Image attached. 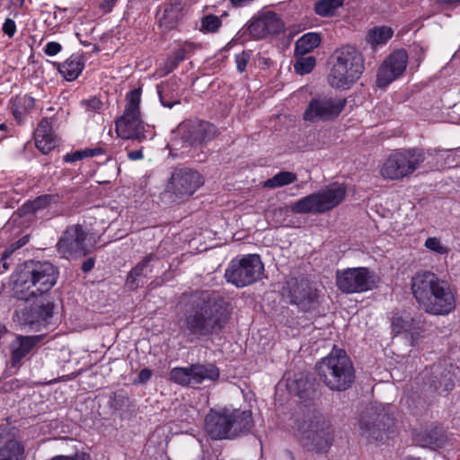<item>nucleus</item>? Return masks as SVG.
<instances>
[{
  "instance_id": "obj_1",
  "label": "nucleus",
  "mask_w": 460,
  "mask_h": 460,
  "mask_svg": "<svg viewBox=\"0 0 460 460\" xmlns=\"http://www.w3.org/2000/svg\"><path fill=\"white\" fill-rule=\"evenodd\" d=\"M229 317L227 305L219 294L202 291L194 296L182 322L190 333L208 335L222 330Z\"/></svg>"
},
{
  "instance_id": "obj_2",
  "label": "nucleus",
  "mask_w": 460,
  "mask_h": 460,
  "mask_svg": "<svg viewBox=\"0 0 460 460\" xmlns=\"http://www.w3.org/2000/svg\"><path fill=\"white\" fill-rule=\"evenodd\" d=\"M413 296L423 310L432 315H447L456 308L449 285L430 271L416 273L411 279Z\"/></svg>"
},
{
  "instance_id": "obj_3",
  "label": "nucleus",
  "mask_w": 460,
  "mask_h": 460,
  "mask_svg": "<svg viewBox=\"0 0 460 460\" xmlns=\"http://www.w3.org/2000/svg\"><path fill=\"white\" fill-rule=\"evenodd\" d=\"M58 278V269L49 261L26 262L12 275L13 295L26 302L32 296H47Z\"/></svg>"
},
{
  "instance_id": "obj_4",
  "label": "nucleus",
  "mask_w": 460,
  "mask_h": 460,
  "mask_svg": "<svg viewBox=\"0 0 460 460\" xmlns=\"http://www.w3.org/2000/svg\"><path fill=\"white\" fill-rule=\"evenodd\" d=\"M252 424V415L249 410H210L205 418V429L213 439L234 438L250 431Z\"/></svg>"
},
{
  "instance_id": "obj_5",
  "label": "nucleus",
  "mask_w": 460,
  "mask_h": 460,
  "mask_svg": "<svg viewBox=\"0 0 460 460\" xmlns=\"http://www.w3.org/2000/svg\"><path fill=\"white\" fill-rule=\"evenodd\" d=\"M316 371L323 384L332 391H345L355 381L353 364L342 349L333 348L317 362Z\"/></svg>"
},
{
  "instance_id": "obj_6",
  "label": "nucleus",
  "mask_w": 460,
  "mask_h": 460,
  "mask_svg": "<svg viewBox=\"0 0 460 460\" xmlns=\"http://www.w3.org/2000/svg\"><path fill=\"white\" fill-rule=\"evenodd\" d=\"M365 70V59L355 47L347 45L333 54V63L328 75L329 84L335 89H349Z\"/></svg>"
},
{
  "instance_id": "obj_7",
  "label": "nucleus",
  "mask_w": 460,
  "mask_h": 460,
  "mask_svg": "<svg viewBox=\"0 0 460 460\" xmlns=\"http://www.w3.org/2000/svg\"><path fill=\"white\" fill-rule=\"evenodd\" d=\"M344 184L334 182L317 192L296 200L291 206V211L296 214H322L339 206L346 196Z\"/></svg>"
},
{
  "instance_id": "obj_8",
  "label": "nucleus",
  "mask_w": 460,
  "mask_h": 460,
  "mask_svg": "<svg viewBox=\"0 0 460 460\" xmlns=\"http://www.w3.org/2000/svg\"><path fill=\"white\" fill-rule=\"evenodd\" d=\"M425 159V152L421 149H398L382 163L379 172L384 179L401 180L418 170Z\"/></svg>"
},
{
  "instance_id": "obj_9",
  "label": "nucleus",
  "mask_w": 460,
  "mask_h": 460,
  "mask_svg": "<svg viewBox=\"0 0 460 460\" xmlns=\"http://www.w3.org/2000/svg\"><path fill=\"white\" fill-rule=\"evenodd\" d=\"M140 89H134L126 95L123 114L115 121V130L122 139L141 140L145 138V125L140 114Z\"/></svg>"
},
{
  "instance_id": "obj_10",
  "label": "nucleus",
  "mask_w": 460,
  "mask_h": 460,
  "mask_svg": "<svg viewBox=\"0 0 460 460\" xmlns=\"http://www.w3.org/2000/svg\"><path fill=\"white\" fill-rule=\"evenodd\" d=\"M303 445L309 450L322 452L332 443V431L330 423L320 415L303 420L297 428Z\"/></svg>"
},
{
  "instance_id": "obj_11",
  "label": "nucleus",
  "mask_w": 460,
  "mask_h": 460,
  "mask_svg": "<svg viewBox=\"0 0 460 460\" xmlns=\"http://www.w3.org/2000/svg\"><path fill=\"white\" fill-rule=\"evenodd\" d=\"M264 265L257 254H247L233 259L226 269L225 278L236 288H243L257 281L262 275Z\"/></svg>"
},
{
  "instance_id": "obj_12",
  "label": "nucleus",
  "mask_w": 460,
  "mask_h": 460,
  "mask_svg": "<svg viewBox=\"0 0 460 460\" xmlns=\"http://www.w3.org/2000/svg\"><path fill=\"white\" fill-rule=\"evenodd\" d=\"M346 104L345 98L315 96L309 101L303 113V119L311 123L332 121L341 115Z\"/></svg>"
},
{
  "instance_id": "obj_13",
  "label": "nucleus",
  "mask_w": 460,
  "mask_h": 460,
  "mask_svg": "<svg viewBox=\"0 0 460 460\" xmlns=\"http://www.w3.org/2000/svg\"><path fill=\"white\" fill-rule=\"evenodd\" d=\"M377 277L367 267L348 268L336 272V286L343 293H363L373 289Z\"/></svg>"
},
{
  "instance_id": "obj_14",
  "label": "nucleus",
  "mask_w": 460,
  "mask_h": 460,
  "mask_svg": "<svg viewBox=\"0 0 460 460\" xmlns=\"http://www.w3.org/2000/svg\"><path fill=\"white\" fill-rule=\"evenodd\" d=\"M282 294L292 305L305 312L314 308L318 304L319 291L304 279H288L283 287Z\"/></svg>"
},
{
  "instance_id": "obj_15",
  "label": "nucleus",
  "mask_w": 460,
  "mask_h": 460,
  "mask_svg": "<svg viewBox=\"0 0 460 460\" xmlns=\"http://www.w3.org/2000/svg\"><path fill=\"white\" fill-rule=\"evenodd\" d=\"M93 246L83 227L77 225L67 227L57 243L58 253L66 259L84 256Z\"/></svg>"
},
{
  "instance_id": "obj_16",
  "label": "nucleus",
  "mask_w": 460,
  "mask_h": 460,
  "mask_svg": "<svg viewBox=\"0 0 460 460\" xmlns=\"http://www.w3.org/2000/svg\"><path fill=\"white\" fill-rule=\"evenodd\" d=\"M202 184L203 179L197 171L180 168L172 173L164 192L174 199H184L191 196Z\"/></svg>"
},
{
  "instance_id": "obj_17",
  "label": "nucleus",
  "mask_w": 460,
  "mask_h": 460,
  "mask_svg": "<svg viewBox=\"0 0 460 460\" xmlns=\"http://www.w3.org/2000/svg\"><path fill=\"white\" fill-rule=\"evenodd\" d=\"M408 55L404 49H399L387 57L380 66L376 75V85L385 88L404 73Z\"/></svg>"
},
{
  "instance_id": "obj_18",
  "label": "nucleus",
  "mask_w": 460,
  "mask_h": 460,
  "mask_svg": "<svg viewBox=\"0 0 460 460\" xmlns=\"http://www.w3.org/2000/svg\"><path fill=\"white\" fill-rule=\"evenodd\" d=\"M30 308L17 312L19 320L30 326H41L49 323L53 315L54 305L49 296H37Z\"/></svg>"
},
{
  "instance_id": "obj_19",
  "label": "nucleus",
  "mask_w": 460,
  "mask_h": 460,
  "mask_svg": "<svg viewBox=\"0 0 460 460\" xmlns=\"http://www.w3.org/2000/svg\"><path fill=\"white\" fill-rule=\"evenodd\" d=\"M391 329L394 335H405L411 344L416 345L425 332L424 323L420 318H413L409 313L396 312L391 318Z\"/></svg>"
},
{
  "instance_id": "obj_20",
  "label": "nucleus",
  "mask_w": 460,
  "mask_h": 460,
  "mask_svg": "<svg viewBox=\"0 0 460 460\" xmlns=\"http://www.w3.org/2000/svg\"><path fill=\"white\" fill-rule=\"evenodd\" d=\"M284 24L279 15L271 11L260 13L248 26L249 33L255 39H263L270 34L280 32Z\"/></svg>"
},
{
  "instance_id": "obj_21",
  "label": "nucleus",
  "mask_w": 460,
  "mask_h": 460,
  "mask_svg": "<svg viewBox=\"0 0 460 460\" xmlns=\"http://www.w3.org/2000/svg\"><path fill=\"white\" fill-rule=\"evenodd\" d=\"M183 139L190 146H199L212 140L217 135L216 127L202 120L189 121L181 125Z\"/></svg>"
},
{
  "instance_id": "obj_22",
  "label": "nucleus",
  "mask_w": 460,
  "mask_h": 460,
  "mask_svg": "<svg viewBox=\"0 0 460 460\" xmlns=\"http://www.w3.org/2000/svg\"><path fill=\"white\" fill-rule=\"evenodd\" d=\"M35 146L42 153L48 154L58 146L57 137L52 129L50 119H42L34 131Z\"/></svg>"
},
{
  "instance_id": "obj_23",
  "label": "nucleus",
  "mask_w": 460,
  "mask_h": 460,
  "mask_svg": "<svg viewBox=\"0 0 460 460\" xmlns=\"http://www.w3.org/2000/svg\"><path fill=\"white\" fill-rule=\"evenodd\" d=\"M391 427L392 420L383 416L376 421L362 423L360 430L361 435L369 441H383L389 438Z\"/></svg>"
},
{
  "instance_id": "obj_24",
  "label": "nucleus",
  "mask_w": 460,
  "mask_h": 460,
  "mask_svg": "<svg viewBox=\"0 0 460 460\" xmlns=\"http://www.w3.org/2000/svg\"><path fill=\"white\" fill-rule=\"evenodd\" d=\"M40 340L41 336L40 335L16 337L10 346L13 365L20 363Z\"/></svg>"
},
{
  "instance_id": "obj_25",
  "label": "nucleus",
  "mask_w": 460,
  "mask_h": 460,
  "mask_svg": "<svg viewBox=\"0 0 460 460\" xmlns=\"http://www.w3.org/2000/svg\"><path fill=\"white\" fill-rule=\"evenodd\" d=\"M10 103L12 114L19 123L22 122L35 107L34 98L27 94L16 95L11 99Z\"/></svg>"
},
{
  "instance_id": "obj_26",
  "label": "nucleus",
  "mask_w": 460,
  "mask_h": 460,
  "mask_svg": "<svg viewBox=\"0 0 460 460\" xmlns=\"http://www.w3.org/2000/svg\"><path fill=\"white\" fill-rule=\"evenodd\" d=\"M84 67V61L81 55L73 54L65 62L58 64V72L67 81L76 79Z\"/></svg>"
},
{
  "instance_id": "obj_27",
  "label": "nucleus",
  "mask_w": 460,
  "mask_h": 460,
  "mask_svg": "<svg viewBox=\"0 0 460 460\" xmlns=\"http://www.w3.org/2000/svg\"><path fill=\"white\" fill-rule=\"evenodd\" d=\"M192 384L193 386L200 385L202 382L216 381L219 378V369L213 364H192Z\"/></svg>"
},
{
  "instance_id": "obj_28",
  "label": "nucleus",
  "mask_w": 460,
  "mask_h": 460,
  "mask_svg": "<svg viewBox=\"0 0 460 460\" xmlns=\"http://www.w3.org/2000/svg\"><path fill=\"white\" fill-rule=\"evenodd\" d=\"M394 34L393 30L387 26L374 27L367 31L366 40L373 48L386 44Z\"/></svg>"
},
{
  "instance_id": "obj_29",
  "label": "nucleus",
  "mask_w": 460,
  "mask_h": 460,
  "mask_svg": "<svg viewBox=\"0 0 460 460\" xmlns=\"http://www.w3.org/2000/svg\"><path fill=\"white\" fill-rule=\"evenodd\" d=\"M24 447L16 439H8L0 447V460H22Z\"/></svg>"
},
{
  "instance_id": "obj_30",
  "label": "nucleus",
  "mask_w": 460,
  "mask_h": 460,
  "mask_svg": "<svg viewBox=\"0 0 460 460\" xmlns=\"http://www.w3.org/2000/svg\"><path fill=\"white\" fill-rule=\"evenodd\" d=\"M321 42V36L317 32H308L300 37L296 42V53L305 55L316 49Z\"/></svg>"
},
{
  "instance_id": "obj_31",
  "label": "nucleus",
  "mask_w": 460,
  "mask_h": 460,
  "mask_svg": "<svg viewBox=\"0 0 460 460\" xmlns=\"http://www.w3.org/2000/svg\"><path fill=\"white\" fill-rule=\"evenodd\" d=\"M297 180L295 172L288 171H281L273 177L263 182V187L268 189H277L294 183Z\"/></svg>"
},
{
  "instance_id": "obj_32",
  "label": "nucleus",
  "mask_w": 460,
  "mask_h": 460,
  "mask_svg": "<svg viewBox=\"0 0 460 460\" xmlns=\"http://www.w3.org/2000/svg\"><path fill=\"white\" fill-rule=\"evenodd\" d=\"M344 0H319L314 4V12L321 17H331L342 6Z\"/></svg>"
},
{
  "instance_id": "obj_33",
  "label": "nucleus",
  "mask_w": 460,
  "mask_h": 460,
  "mask_svg": "<svg viewBox=\"0 0 460 460\" xmlns=\"http://www.w3.org/2000/svg\"><path fill=\"white\" fill-rule=\"evenodd\" d=\"M180 15L181 12L164 6L163 10L158 12L159 24L166 31L172 30L176 26Z\"/></svg>"
},
{
  "instance_id": "obj_34",
  "label": "nucleus",
  "mask_w": 460,
  "mask_h": 460,
  "mask_svg": "<svg viewBox=\"0 0 460 460\" xmlns=\"http://www.w3.org/2000/svg\"><path fill=\"white\" fill-rule=\"evenodd\" d=\"M191 372V365L186 367H173L170 371V379L181 385L193 386Z\"/></svg>"
},
{
  "instance_id": "obj_35",
  "label": "nucleus",
  "mask_w": 460,
  "mask_h": 460,
  "mask_svg": "<svg viewBox=\"0 0 460 460\" xmlns=\"http://www.w3.org/2000/svg\"><path fill=\"white\" fill-rule=\"evenodd\" d=\"M154 260V256L152 254L145 257L136 267H134L128 275L127 281L128 283L134 287L137 286L136 280L138 277L142 275H146L150 270H148L150 262Z\"/></svg>"
},
{
  "instance_id": "obj_36",
  "label": "nucleus",
  "mask_w": 460,
  "mask_h": 460,
  "mask_svg": "<svg viewBox=\"0 0 460 460\" xmlns=\"http://www.w3.org/2000/svg\"><path fill=\"white\" fill-rule=\"evenodd\" d=\"M315 58L314 57H302L298 58L294 66L296 73L303 75L309 74L315 66Z\"/></svg>"
},
{
  "instance_id": "obj_37",
  "label": "nucleus",
  "mask_w": 460,
  "mask_h": 460,
  "mask_svg": "<svg viewBox=\"0 0 460 460\" xmlns=\"http://www.w3.org/2000/svg\"><path fill=\"white\" fill-rule=\"evenodd\" d=\"M424 246L436 254L446 255L449 252L448 247L438 237H429L425 241Z\"/></svg>"
},
{
  "instance_id": "obj_38",
  "label": "nucleus",
  "mask_w": 460,
  "mask_h": 460,
  "mask_svg": "<svg viewBox=\"0 0 460 460\" xmlns=\"http://www.w3.org/2000/svg\"><path fill=\"white\" fill-rule=\"evenodd\" d=\"M221 26V20L216 15H207L201 21V28L208 32H215Z\"/></svg>"
},
{
  "instance_id": "obj_39",
  "label": "nucleus",
  "mask_w": 460,
  "mask_h": 460,
  "mask_svg": "<svg viewBox=\"0 0 460 460\" xmlns=\"http://www.w3.org/2000/svg\"><path fill=\"white\" fill-rule=\"evenodd\" d=\"M51 200L52 197L49 195L38 197L33 201L26 204L25 209L31 212H36L46 208L51 202Z\"/></svg>"
},
{
  "instance_id": "obj_40",
  "label": "nucleus",
  "mask_w": 460,
  "mask_h": 460,
  "mask_svg": "<svg viewBox=\"0 0 460 460\" xmlns=\"http://www.w3.org/2000/svg\"><path fill=\"white\" fill-rule=\"evenodd\" d=\"M192 45L190 43H184L181 48L176 49L172 57L173 65L171 66V69H174L177 66L185 59L187 52L191 49Z\"/></svg>"
},
{
  "instance_id": "obj_41",
  "label": "nucleus",
  "mask_w": 460,
  "mask_h": 460,
  "mask_svg": "<svg viewBox=\"0 0 460 460\" xmlns=\"http://www.w3.org/2000/svg\"><path fill=\"white\" fill-rule=\"evenodd\" d=\"M460 155V149L456 151L452 150H447V151H440L438 153V156L441 159L445 160V164L447 167H454L460 164L459 161L455 162V155Z\"/></svg>"
},
{
  "instance_id": "obj_42",
  "label": "nucleus",
  "mask_w": 460,
  "mask_h": 460,
  "mask_svg": "<svg viewBox=\"0 0 460 460\" xmlns=\"http://www.w3.org/2000/svg\"><path fill=\"white\" fill-rule=\"evenodd\" d=\"M27 243H28V237L23 236L21 239L17 240L16 242L11 243L3 252L1 261H7L11 257V255L14 252V251L22 248Z\"/></svg>"
},
{
  "instance_id": "obj_43",
  "label": "nucleus",
  "mask_w": 460,
  "mask_h": 460,
  "mask_svg": "<svg viewBox=\"0 0 460 460\" xmlns=\"http://www.w3.org/2000/svg\"><path fill=\"white\" fill-rule=\"evenodd\" d=\"M49 460H93L92 456L88 453L77 452L74 455L65 456L59 455L53 456Z\"/></svg>"
},
{
  "instance_id": "obj_44",
  "label": "nucleus",
  "mask_w": 460,
  "mask_h": 460,
  "mask_svg": "<svg viewBox=\"0 0 460 460\" xmlns=\"http://www.w3.org/2000/svg\"><path fill=\"white\" fill-rule=\"evenodd\" d=\"M81 103L88 111H102V106H103L102 102L96 97H92L90 99L84 100V101H82Z\"/></svg>"
},
{
  "instance_id": "obj_45",
  "label": "nucleus",
  "mask_w": 460,
  "mask_h": 460,
  "mask_svg": "<svg viewBox=\"0 0 460 460\" xmlns=\"http://www.w3.org/2000/svg\"><path fill=\"white\" fill-rule=\"evenodd\" d=\"M2 31L9 39H13L16 32L15 22L11 18H6L3 23Z\"/></svg>"
},
{
  "instance_id": "obj_46",
  "label": "nucleus",
  "mask_w": 460,
  "mask_h": 460,
  "mask_svg": "<svg viewBox=\"0 0 460 460\" xmlns=\"http://www.w3.org/2000/svg\"><path fill=\"white\" fill-rule=\"evenodd\" d=\"M62 50V46L56 41H49L44 48V53L47 56L53 57L58 54Z\"/></svg>"
},
{
  "instance_id": "obj_47",
  "label": "nucleus",
  "mask_w": 460,
  "mask_h": 460,
  "mask_svg": "<svg viewBox=\"0 0 460 460\" xmlns=\"http://www.w3.org/2000/svg\"><path fill=\"white\" fill-rule=\"evenodd\" d=\"M249 55L246 52H242L235 55L236 67L239 72H243L246 68L249 60Z\"/></svg>"
},
{
  "instance_id": "obj_48",
  "label": "nucleus",
  "mask_w": 460,
  "mask_h": 460,
  "mask_svg": "<svg viewBox=\"0 0 460 460\" xmlns=\"http://www.w3.org/2000/svg\"><path fill=\"white\" fill-rule=\"evenodd\" d=\"M152 376V371L148 368H143L138 376L137 378L135 380L136 384H145L146 383Z\"/></svg>"
},
{
  "instance_id": "obj_49",
  "label": "nucleus",
  "mask_w": 460,
  "mask_h": 460,
  "mask_svg": "<svg viewBox=\"0 0 460 460\" xmlns=\"http://www.w3.org/2000/svg\"><path fill=\"white\" fill-rule=\"evenodd\" d=\"M82 153V158L85 157H93L98 155H101L103 153V150L102 148H85L81 150Z\"/></svg>"
},
{
  "instance_id": "obj_50",
  "label": "nucleus",
  "mask_w": 460,
  "mask_h": 460,
  "mask_svg": "<svg viewBox=\"0 0 460 460\" xmlns=\"http://www.w3.org/2000/svg\"><path fill=\"white\" fill-rule=\"evenodd\" d=\"M82 153H81V150H77L74 153H71V154H66L65 156H64V161L66 163H74V162H76V161H79V160H82Z\"/></svg>"
},
{
  "instance_id": "obj_51",
  "label": "nucleus",
  "mask_w": 460,
  "mask_h": 460,
  "mask_svg": "<svg viewBox=\"0 0 460 460\" xmlns=\"http://www.w3.org/2000/svg\"><path fill=\"white\" fill-rule=\"evenodd\" d=\"M117 1L118 0H102V2L100 4V8L104 13H110L116 4Z\"/></svg>"
},
{
  "instance_id": "obj_52",
  "label": "nucleus",
  "mask_w": 460,
  "mask_h": 460,
  "mask_svg": "<svg viewBox=\"0 0 460 460\" xmlns=\"http://www.w3.org/2000/svg\"><path fill=\"white\" fill-rule=\"evenodd\" d=\"M182 3H183V0H169V3L165 4L164 6L172 9V10L181 12Z\"/></svg>"
},
{
  "instance_id": "obj_53",
  "label": "nucleus",
  "mask_w": 460,
  "mask_h": 460,
  "mask_svg": "<svg viewBox=\"0 0 460 460\" xmlns=\"http://www.w3.org/2000/svg\"><path fill=\"white\" fill-rule=\"evenodd\" d=\"M128 156L132 161L140 160L143 158V152L140 149L130 151V152H128Z\"/></svg>"
},
{
  "instance_id": "obj_54",
  "label": "nucleus",
  "mask_w": 460,
  "mask_h": 460,
  "mask_svg": "<svg viewBox=\"0 0 460 460\" xmlns=\"http://www.w3.org/2000/svg\"><path fill=\"white\" fill-rule=\"evenodd\" d=\"M94 266V261L93 259H89L84 261L82 265V270L84 272L90 271Z\"/></svg>"
},
{
  "instance_id": "obj_55",
  "label": "nucleus",
  "mask_w": 460,
  "mask_h": 460,
  "mask_svg": "<svg viewBox=\"0 0 460 460\" xmlns=\"http://www.w3.org/2000/svg\"><path fill=\"white\" fill-rule=\"evenodd\" d=\"M233 6L234 7H242L244 6L253 0H229Z\"/></svg>"
},
{
  "instance_id": "obj_56",
  "label": "nucleus",
  "mask_w": 460,
  "mask_h": 460,
  "mask_svg": "<svg viewBox=\"0 0 460 460\" xmlns=\"http://www.w3.org/2000/svg\"><path fill=\"white\" fill-rule=\"evenodd\" d=\"M8 437V431L5 427L0 426V441Z\"/></svg>"
},
{
  "instance_id": "obj_57",
  "label": "nucleus",
  "mask_w": 460,
  "mask_h": 460,
  "mask_svg": "<svg viewBox=\"0 0 460 460\" xmlns=\"http://www.w3.org/2000/svg\"><path fill=\"white\" fill-rule=\"evenodd\" d=\"M10 3L14 8H21L24 4V0H10Z\"/></svg>"
},
{
  "instance_id": "obj_58",
  "label": "nucleus",
  "mask_w": 460,
  "mask_h": 460,
  "mask_svg": "<svg viewBox=\"0 0 460 460\" xmlns=\"http://www.w3.org/2000/svg\"><path fill=\"white\" fill-rule=\"evenodd\" d=\"M8 129V126L5 123L0 124V131H3L4 133H6ZM5 137V134H3L0 136V139L4 138Z\"/></svg>"
},
{
  "instance_id": "obj_59",
  "label": "nucleus",
  "mask_w": 460,
  "mask_h": 460,
  "mask_svg": "<svg viewBox=\"0 0 460 460\" xmlns=\"http://www.w3.org/2000/svg\"><path fill=\"white\" fill-rule=\"evenodd\" d=\"M172 65H173V60H172V57L170 56L166 62L167 72H171L173 70V69H171Z\"/></svg>"
},
{
  "instance_id": "obj_60",
  "label": "nucleus",
  "mask_w": 460,
  "mask_h": 460,
  "mask_svg": "<svg viewBox=\"0 0 460 460\" xmlns=\"http://www.w3.org/2000/svg\"><path fill=\"white\" fill-rule=\"evenodd\" d=\"M160 100H161V102L162 104L164 106V107H168V108H172L173 106V103H170V102H165L162 97V95L160 94Z\"/></svg>"
},
{
  "instance_id": "obj_61",
  "label": "nucleus",
  "mask_w": 460,
  "mask_h": 460,
  "mask_svg": "<svg viewBox=\"0 0 460 460\" xmlns=\"http://www.w3.org/2000/svg\"><path fill=\"white\" fill-rule=\"evenodd\" d=\"M439 3L442 4H455L460 2V0H438Z\"/></svg>"
},
{
  "instance_id": "obj_62",
  "label": "nucleus",
  "mask_w": 460,
  "mask_h": 460,
  "mask_svg": "<svg viewBox=\"0 0 460 460\" xmlns=\"http://www.w3.org/2000/svg\"><path fill=\"white\" fill-rule=\"evenodd\" d=\"M3 268L4 270H7L9 269V264L6 261H3Z\"/></svg>"
},
{
  "instance_id": "obj_63",
  "label": "nucleus",
  "mask_w": 460,
  "mask_h": 460,
  "mask_svg": "<svg viewBox=\"0 0 460 460\" xmlns=\"http://www.w3.org/2000/svg\"><path fill=\"white\" fill-rule=\"evenodd\" d=\"M402 460H420V459L418 457H414V456H406Z\"/></svg>"
},
{
  "instance_id": "obj_64",
  "label": "nucleus",
  "mask_w": 460,
  "mask_h": 460,
  "mask_svg": "<svg viewBox=\"0 0 460 460\" xmlns=\"http://www.w3.org/2000/svg\"><path fill=\"white\" fill-rule=\"evenodd\" d=\"M2 337V333L0 332V338Z\"/></svg>"
}]
</instances>
